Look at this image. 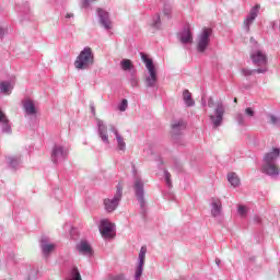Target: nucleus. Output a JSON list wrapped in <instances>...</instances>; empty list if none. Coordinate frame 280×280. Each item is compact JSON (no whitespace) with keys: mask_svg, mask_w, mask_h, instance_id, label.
Returning <instances> with one entry per match:
<instances>
[{"mask_svg":"<svg viewBox=\"0 0 280 280\" xmlns=\"http://www.w3.org/2000/svg\"><path fill=\"white\" fill-rule=\"evenodd\" d=\"M280 155V149L275 148L272 152H269L265 154L262 159V166L260 168V172L262 174H267V176H279L280 168L279 164H277V159H279Z\"/></svg>","mask_w":280,"mask_h":280,"instance_id":"obj_1","label":"nucleus"},{"mask_svg":"<svg viewBox=\"0 0 280 280\" xmlns=\"http://www.w3.org/2000/svg\"><path fill=\"white\" fill-rule=\"evenodd\" d=\"M95 65V55H93V49L91 47H85L77 57L74 61V67L79 71H86Z\"/></svg>","mask_w":280,"mask_h":280,"instance_id":"obj_2","label":"nucleus"},{"mask_svg":"<svg viewBox=\"0 0 280 280\" xmlns=\"http://www.w3.org/2000/svg\"><path fill=\"white\" fill-rule=\"evenodd\" d=\"M142 62H144L147 70L149 71V75L145 78V85L149 89H154L156 86V82H159V75L156 74V67L154 66V61L148 57L144 52H140Z\"/></svg>","mask_w":280,"mask_h":280,"instance_id":"obj_3","label":"nucleus"},{"mask_svg":"<svg viewBox=\"0 0 280 280\" xmlns=\"http://www.w3.org/2000/svg\"><path fill=\"white\" fill-rule=\"evenodd\" d=\"M252 62L256 67V73H266L268 71V56L262 50H254L250 54Z\"/></svg>","mask_w":280,"mask_h":280,"instance_id":"obj_4","label":"nucleus"},{"mask_svg":"<svg viewBox=\"0 0 280 280\" xmlns=\"http://www.w3.org/2000/svg\"><path fill=\"white\" fill-rule=\"evenodd\" d=\"M212 34V28L203 27L197 36V51H199V54H205L207 51V47H209V44L211 43Z\"/></svg>","mask_w":280,"mask_h":280,"instance_id":"obj_5","label":"nucleus"},{"mask_svg":"<svg viewBox=\"0 0 280 280\" xmlns=\"http://www.w3.org/2000/svg\"><path fill=\"white\" fill-rule=\"evenodd\" d=\"M133 189L136 194V198L140 205L141 213L145 214V190H144V185L143 180H141L139 177H136L135 183H133Z\"/></svg>","mask_w":280,"mask_h":280,"instance_id":"obj_6","label":"nucleus"},{"mask_svg":"<svg viewBox=\"0 0 280 280\" xmlns=\"http://www.w3.org/2000/svg\"><path fill=\"white\" fill-rule=\"evenodd\" d=\"M121 196H124V188H121V186H117V190L114 198L104 199V207L107 213H113V211H115V209L119 207V202L121 201Z\"/></svg>","mask_w":280,"mask_h":280,"instance_id":"obj_7","label":"nucleus"},{"mask_svg":"<svg viewBox=\"0 0 280 280\" xmlns=\"http://www.w3.org/2000/svg\"><path fill=\"white\" fill-rule=\"evenodd\" d=\"M69 158V149L60 145V144H55L50 154V159L52 163L58 164L62 163V161H67Z\"/></svg>","mask_w":280,"mask_h":280,"instance_id":"obj_8","label":"nucleus"},{"mask_svg":"<svg viewBox=\"0 0 280 280\" xmlns=\"http://www.w3.org/2000/svg\"><path fill=\"white\" fill-rule=\"evenodd\" d=\"M224 104L218 103L214 108V115L209 116L213 128H220V126H222V121H224Z\"/></svg>","mask_w":280,"mask_h":280,"instance_id":"obj_9","label":"nucleus"},{"mask_svg":"<svg viewBox=\"0 0 280 280\" xmlns=\"http://www.w3.org/2000/svg\"><path fill=\"white\" fill-rule=\"evenodd\" d=\"M145 253H148V247L142 246L139 253V264L136 268L135 280H141V275H143V266H145Z\"/></svg>","mask_w":280,"mask_h":280,"instance_id":"obj_10","label":"nucleus"},{"mask_svg":"<svg viewBox=\"0 0 280 280\" xmlns=\"http://www.w3.org/2000/svg\"><path fill=\"white\" fill-rule=\"evenodd\" d=\"M97 128H98V137L101 141L106 145H110V140L108 139V127L104 124V120L97 118L96 119Z\"/></svg>","mask_w":280,"mask_h":280,"instance_id":"obj_11","label":"nucleus"},{"mask_svg":"<svg viewBox=\"0 0 280 280\" xmlns=\"http://www.w3.org/2000/svg\"><path fill=\"white\" fill-rule=\"evenodd\" d=\"M113 229H115V224L110 223L107 219L101 221L100 232L105 238L110 240L113 237Z\"/></svg>","mask_w":280,"mask_h":280,"instance_id":"obj_12","label":"nucleus"},{"mask_svg":"<svg viewBox=\"0 0 280 280\" xmlns=\"http://www.w3.org/2000/svg\"><path fill=\"white\" fill-rule=\"evenodd\" d=\"M260 8H261V5L256 4L249 11V14L247 15V18L244 21V27H245L246 32H250V25H252V23H255V19H257Z\"/></svg>","mask_w":280,"mask_h":280,"instance_id":"obj_13","label":"nucleus"},{"mask_svg":"<svg viewBox=\"0 0 280 280\" xmlns=\"http://www.w3.org/2000/svg\"><path fill=\"white\" fill-rule=\"evenodd\" d=\"M100 23L106 30H113V21H110V14L104 9H97Z\"/></svg>","mask_w":280,"mask_h":280,"instance_id":"obj_14","label":"nucleus"},{"mask_svg":"<svg viewBox=\"0 0 280 280\" xmlns=\"http://www.w3.org/2000/svg\"><path fill=\"white\" fill-rule=\"evenodd\" d=\"M171 128H172V135L177 136V135H180V132H183V130L187 128V122H185V120L183 119H176L172 121Z\"/></svg>","mask_w":280,"mask_h":280,"instance_id":"obj_15","label":"nucleus"},{"mask_svg":"<svg viewBox=\"0 0 280 280\" xmlns=\"http://www.w3.org/2000/svg\"><path fill=\"white\" fill-rule=\"evenodd\" d=\"M77 250L80 253V255H85L86 257H92L93 256V248L86 241H81L77 245Z\"/></svg>","mask_w":280,"mask_h":280,"instance_id":"obj_16","label":"nucleus"},{"mask_svg":"<svg viewBox=\"0 0 280 280\" xmlns=\"http://www.w3.org/2000/svg\"><path fill=\"white\" fill-rule=\"evenodd\" d=\"M179 40L183 45H190V43H194V36L191 35L189 26L184 27L183 32L179 34Z\"/></svg>","mask_w":280,"mask_h":280,"instance_id":"obj_17","label":"nucleus"},{"mask_svg":"<svg viewBox=\"0 0 280 280\" xmlns=\"http://www.w3.org/2000/svg\"><path fill=\"white\" fill-rule=\"evenodd\" d=\"M23 108L26 115L34 116L38 113V109H36V105L34 104V101L26 98L23 101Z\"/></svg>","mask_w":280,"mask_h":280,"instance_id":"obj_18","label":"nucleus"},{"mask_svg":"<svg viewBox=\"0 0 280 280\" xmlns=\"http://www.w3.org/2000/svg\"><path fill=\"white\" fill-rule=\"evenodd\" d=\"M211 215L218 218L222 213V201L218 198L211 199Z\"/></svg>","mask_w":280,"mask_h":280,"instance_id":"obj_19","label":"nucleus"},{"mask_svg":"<svg viewBox=\"0 0 280 280\" xmlns=\"http://www.w3.org/2000/svg\"><path fill=\"white\" fill-rule=\"evenodd\" d=\"M0 124H2L3 132H7V133L12 132V127L10 126V120H8V117L1 109H0Z\"/></svg>","mask_w":280,"mask_h":280,"instance_id":"obj_20","label":"nucleus"},{"mask_svg":"<svg viewBox=\"0 0 280 280\" xmlns=\"http://www.w3.org/2000/svg\"><path fill=\"white\" fill-rule=\"evenodd\" d=\"M14 85L10 81H0V93L2 95H10Z\"/></svg>","mask_w":280,"mask_h":280,"instance_id":"obj_21","label":"nucleus"},{"mask_svg":"<svg viewBox=\"0 0 280 280\" xmlns=\"http://www.w3.org/2000/svg\"><path fill=\"white\" fill-rule=\"evenodd\" d=\"M56 249V244H47L44 240H42V253L45 255V257H48V255H51L54 250Z\"/></svg>","mask_w":280,"mask_h":280,"instance_id":"obj_22","label":"nucleus"},{"mask_svg":"<svg viewBox=\"0 0 280 280\" xmlns=\"http://www.w3.org/2000/svg\"><path fill=\"white\" fill-rule=\"evenodd\" d=\"M7 163L13 168L16 170L21 165V155L7 156Z\"/></svg>","mask_w":280,"mask_h":280,"instance_id":"obj_23","label":"nucleus"},{"mask_svg":"<svg viewBox=\"0 0 280 280\" xmlns=\"http://www.w3.org/2000/svg\"><path fill=\"white\" fill-rule=\"evenodd\" d=\"M183 100H184L186 106L191 107V106H194L196 104V102L191 97V92H189V90H185L183 92Z\"/></svg>","mask_w":280,"mask_h":280,"instance_id":"obj_24","label":"nucleus"},{"mask_svg":"<svg viewBox=\"0 0 280 280\" xmlns=\"http://www.w3.org/2000/svg\"><path fill=\"white\" fill-rule=\"evenodd\" d=\"M228 180L232 187H240V177L236 173L228 174Z\"/></svg>","mask_w":280,"mask_h":280,"instance_id":"obj_25","label":"nucleus"},{"mask_svg":"<svg viewBox=\"0 0 280 280\" xmlns=\"http://www.w3.org/2000/svg\"><path fill=\"white\" fill-rule=\"evenodd\" d=\"M120 66L124 71H130L132 69V61L130 59H122Z\"/></svg>","mask_w":280,"mask_h":280,"instance_id":"obj_26","label":"nucleus"},{"mask_svg":"<svg viewBox=\"0 0 280 280\" xmlns=\"http://www.w3.org/2000/svg\"><path fill=\"white\" fill-rule=\"evenodd\" d=\"M116 141H117L118 150H121L124 152L126 150V141L124 140L121 135L118 133L116 136Z\"/></svg>","mask_w":280,"mask_h":280,"instance_id":"obj_27","label":"nucleus"},{"mask_svg":"<svg viewBox=\"0 0 280 280\" xmlns=\"http://www.w3.org/2000/svg\"><path fill=\"white\" fill-rule=\"evenodd\" d=\"M235 120L237 121L238 126H248L246 122V116H244L242 113L236 114Z\"/></svg>","mask_w":280,"mask_h":280,"instance_id":"obj_28","label":"nucleus"},{"mask_svg":"<svg viewBox=\"0 0 280 280\" xmlns=\"http://www.w3.org/2000/svg\"><path fill=\"white\" fill-rule=\"evenodd\" d=\"M152 27H154L155 30H159L161 27V15L159 13H156L153 19H152V23H151Z\"/></svg>","mask_w":280,"mask_h":280,"instance_id":"obj_29","label":"nucleus"},{"mask_svg":"<svg viewBox=\"0 0 280 280\" xmlns=\"http://www.w3.org/2000/svg\"><path fill=\"white\" fill-rule=\"evenodd\" d=\"M165 183L168 188H172V174L168 171H164Z\"/></svg>","mask_w":280,"mask_h":280,"instance_id":"obj_30","label":"nucleus"},{"mask_svg":"<svg viewBox=\"0 0 280 280\" xmlns=\"http://www.w3.org/2000/svg\"><path fill=\"white\" fill-rule=\"evenodd\" d=\"M164 16H171L172 14V4L165 3L163 9Z\"/></svg>","mask_w":280,"mask_h":280,"instance_id":"obj_31","label":"nucleus"},{"mask_svg":"<svg viewBox=\"0 0 280 280\" xmlns=\"http://www.w3.org/2000/svg\"><path fill=\"white\" fill-rule=\"evenodd\" d=\"M126 108H128V100L124 98L118 105V110H120V113H124L126 112Z\"/></svg>","mask_w":280,"mask_h":280,"instance_id":"obj_32","label":"nucleus"},{"mask_svg":"<svg viewBox=\"0 0 280 280\" xmlns=\"http://www.w3.org/2000/svg\"><path fill=\"white\" fill-rule=\"evenodd\" d=\"M270 119V124H272L273 126H278L280 128V118L275 116V115H270L269 116Z\"/></svg>","mask_w":280,"mask_h":280,"instance_id":"obj_33","label":"nucleus"},{"mask_svg":"<svg viewBox=\"0 0 280 280\" xmlns=\"http://www.w3.org/2000/svg\"><path fill=\"white\" fill-rule=\"evenodd\" d=\"M237 211L242 218H245L246 213H248V209L245 206H238Z\"/></svg>","mask_w":280,"mask_h":280,"instance_id":"obj_34","label":"nucleus"},{"mask_svg":"<svg viewBox=\"0 0 280 280\" xmlns=\"http://www.w3.org/2000/svg\"><path fill=\"white\" fill-rule=\"evenodd\" d=\"M245 115L246 117H255V109H253V107H247L245 109Z\"/></svg>","mask_w":280,"mask_h":280,"instance_id":"obj_35","label":"nucleus"},{"mask_svg":"<svg viewBox=\"0 0 280 280\" xmlns=\"http://www.w3.org/2000/svg\"><path fill=\"white\" fill-rule=\"evenodd\" d=\"M107 280H126V278L124 277V275H118V276L109 275L107 277Z\"/></svg>","mask_w":280,"mask_h":280,"instance_id":"obj_36","label":"nucleus"},{"mask_svg":"<svg viewBox=\"0 0 280 280\" xmlns=\"http://www.w3.org/2000/svg\"><path fill=\"white\" fill-rule=\"evenodd\" d=\"M242 73L243 75H253V73H257V69H254V70L243 69Z\"/></svg>","mask_w":280,"mask_h":280,"instance_id":"obj_37","label":"nucleus"},{"mask_svg":"<svg viewBox=\"0 0 280 280\" xmlns=\"http://www.w3.org/2000/svg\"><path fill=\"white\" fill-rule=\"evenodd\" d=\"M130 84L131 86L136 88V86H139V80L137 78H131L130 80Z\"/></svg>","mask_w":280,"mask_h":280,"instance_id":"obj_38","label":"nucleus"},{"mask_svg":"<svg viewBox=\"0 0 280 280\" xmlns=\"http://www.w3.org/2000/svg\"><path fill=\"white\" fill-rule=\"evenodd\" d=\"M208 106H209V108H213V106H215V103L213 102V97H210L208 100Z\"/></svg>","mask_w":280,"mask_h":280,"instance_id":"obj_39","label":"nucleus"},{"mask_svg":"<svg viewBox=\"0 0 280 280\" xmlns=\"http://www.w3.org/2000/svg\"><path fill=\"white\" fill-rule=\"evenodd\" d=\"M110 130L114 132L115 137H117V135H119V131L117 130V128L115 126H110Z\"/></svg>","mask_w":280,"mask_h":280,"instance_id":"obj_40","label":"nucleus"},{"mask_svg":"<svg viewBox=\"0 0 280 280\" xmlns=\"http://www.w3.org/2000/svg\"><path fill=\"white\" fill-rule=\"evenodd\" d=\"M254 222H256V224H261V218L259 215L254 217Z\"/></svg>","mask_w":280,"mask_h":280,"instance_id":"obj_41","label":"nucleus"},{"mask_svg":"<svg viewBox=\"0 0 280 280\" xmlns=\"http://www.w3.org/2000/svg\"><path fill=\"white\" fill-rule=\"evenodd\" d=\"M3 36H5V28L0 27V40L3 38Z\"/></svg>","mask_w":280,"mask_h":280,"instance_id":"obj_42","label":"nucleus"},{"mask_svg":"<svg viewBox=\"0 0 280 280\" xmlns=\"http://www.w3.org/2000/svg\"><path fill=\"white\" fill-rule=\"evenodd\" d=\"M66 19H73V13H67Z\"/></svg>","mask_w":280,"mask_h":280,"instance_id":"obj_43","label":"nucleus"},{"mask_svg":"<svg viewBox=\"0 0 280 280\" xmlns=\"http://www.w3.org/2000/svg\"><path fill=\"white\" fill-rule=\"evenodd\" d=\"M277 27V22H272V30H276Z\"/></svg>","mask_w":280,"mask_h":280,"instance_id":"obj_44","label":"nucleus"},{"mask_svg":"<svg viewBox=\"0 0 280 280\" xmlns=\"http://www.w3.org/2000/svg\"><path fill=\"white\" fill-rule=\"evenodd\" d=\"M91 110H92L93 115H95V107L94 106H91Z\"/></svg>","mask_w":280,"mask_h":280,"instance_id":"obj_45","label":"nucleus"},{"mask_svg":"<svg viewBox=\"0 0 280 280\" xmlns=\"http://www.w3.org/2000/svg\"><path fill=\"white\" fill-rule=\"evenodd\" d=\"M220 261H221V260H220L219 258L215 259L217 266H220Z\"/></svg>","mask_w":280,"mask_h":280,"instance_id":"obj_46","label":"nucleus"},{"mask_svg":"<svg viewBox=\"0 0 280 280\" xmlns=\"http://www.w3.org/2000/svg\"><path fill=\"white\" fill-rule=\"evenodd\" d=\"M234 103L237 104V98H234Z\"/></svg>","mask_w":280,"mask_h":280,"instance_id":"obj_47","label":"nucleus"},{"mask_svg":"<svg viewBox=\"0 0 280 280\" xmlns=\"http://www.w3.org/2000/svg\"><path fill=\"white\" fill-rule=\"evenodd\" d=\"M253 40H255L253 37L250 38V42L253 43Z\"/></svg>","mask_w":280,"mask_h":280,"instance_id":"obj_48","label":"nucleus"}]
</instances>
